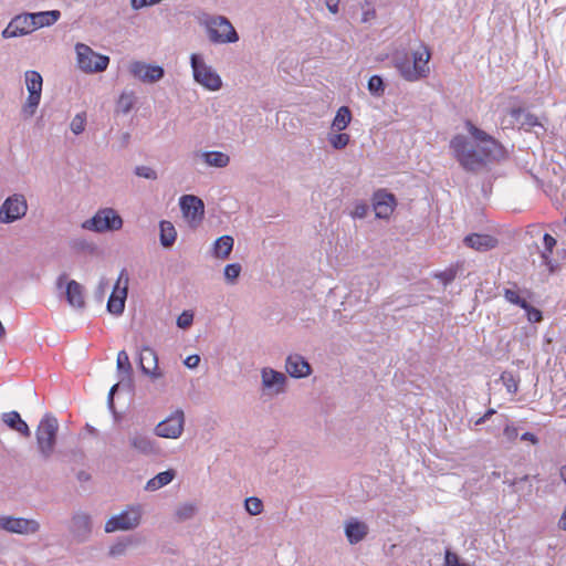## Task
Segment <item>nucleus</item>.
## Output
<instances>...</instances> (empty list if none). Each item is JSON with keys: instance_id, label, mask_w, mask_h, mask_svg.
Instances as JSON below:
<instances>
[{"instance_id": "obj_17", "label": "nucleus", "mask_w": 566, "mask_h": 566, "mask_svg": "<svg viewBox=\"0 0 566 566\" xmlns=\"http://www.w3.org/2000/svg\"><path fill=\"white\" fill-rule=\"evenodd\" d=\"M132 75L143 82L154 83L164 76V69L158 65H150L143 62H133L129 65Z\"/></svg>"}, {"instance_id": "obj_46", "label": "nucleus", "mask_w": 566, "mask_h": 566, "mask_svg": "<svg viewBox=\"0 0 566 566\" xmlns=\"http://www.w3.org/2000/svg\"><path fill=\"white\" fill-rule=\"evenodd\" d=\"M136 175L146 179H156L157 174L154 169L147 166H139L135 170Z\"/></svg>"}, {"instance_id": "obj_54", "label": "nucleus", "mask_w": 566, "mask_h": 566, "mask_svg": "<svg viewBox=\"0 0 566 566\" xmlns=\"http://www.w3.org/2000/svg\"><path fill=\"white\" fill-rule=\"evenodd\" d=\"M124 549H125L124 544H117L111 548V554L112 555L120 554L122 552H124Z\"/></svg>"}, {"instance_id": "obj_44", "label": "nucleus", "mask_w": 566, "mask_h": 566, "mask_svg": "<svg viewBox=\"0 0 566 566\" xmlns=\"http://www.w3.org/2000/svg\"><path fill=\"white\" fill-rule=\"evenodd\" d=\"M193 314L191 312L185 311L177 318V325L180 328H187L192 324Z\"/></svg>"}, {"instance_id": "obj_34", "label": "nucleus", "mask_w": 566, "mask_h": 566, "mask_svg": "<svg viewBox=\"0 0 566 566\" xmlns=\"http://www.w3.org/2000/svg\"><path fill=\"white\" fill-rule=\"evenodd\" d=\"M116 364L119 373L124 374L128 378L132 376L133 367L129 356L125 350L118 352Z\"/></svg>"}, {"instance_id": "obj_63", "label": "nucleus", "mask_w": 566, "mask_h": 566, "mask_svg": "<svg viewBox=\"0 0 566 566\" xmlns=\"http://www.w3.org/2000/svg\"><path fill=\"white\" fill-rule=\"evenodd\" d=\"M453 279H454V274H451V275H449V276L446 279V282L451 281V280H453Z\"/></svg>"}, {"instance_id": "obj_40", "label": "nucleus", "mask_w": 566, "mask_h": 566, "mask_svg": "<svg viewBox=\"0 0 566 566\" xmlns=\"http://www.w3.org/2000/svg\"><path fill=\"white\" fill-rule=\"evenodd\" d=\"M504 297L507 302H510L511 304H514L518 307H524L526 306V300L521 297L518 295V293L512 289H505L504 290Z\"/></svg>"}, {"instance_id": "obj_12", "label": "nucleus", "mask_w": 566, "mask_h": 566, "mask_svg": "<svg viewBox=\"0 0 566 566\" xmlns=\"http://www.w3.org/2000/svg\"><path fill=\"white\" fill-rule=\"evenodd\" d=\"M28 209L27 201L22 195H13L6 199L0 208V221L3 223L13 222L22 218Z\"/></svg>"}, {"instance_id": "obj_60", "label": "nucleus", "mask_w": 566, "mask_h": 566, "mask_svg": "<svg viewBox=\"0 0 566 566\" xmlns=\"http://www.w3.org/2000/svg\"><path fill=\"white\" fill-rule=\"evenodd\" d=\"M77 518H78L80 521H82V522H83V524H84L85 526H87V525H88V517H87V516H78Z\"/></svg>"}, {"instance_id": "obj_25", "label": "nucleus", "mask_w": 566, "mask_h": 566, "mask_svg": "<svg viewBox=\"0 0 566 566\" xmlns=\"http://www.w3.org/2000/svg\"><path fill=\"white\" fill-rule=\"evenodd\" d=\"M368 527L365 523L352 520L346 524L345 533L352 544L360 542L367 535Z\"/></svg>"}, {"instance_id": "obj_62", "label": "nucleus", "mask_w": 566, "mask_h": 566, "mask_svg": "<svg viewBox=\"0 0 566 566\" xmlns=\"http://www.w3.org/2000/svg\"><path fill=\"white\" fill-rule=\"evenodd\" d=\"M117 386H118V385L116 384V385H114V386L111 388V391H109V396H111V397L114 395L115 390L117 389Z\"/></svg>"}, {"instance_id": "obj_31", "label": "nucleus", "mask_w": 566, "mask_h": 566, "mask_svg": "<svg viewBox=\"0 0 566 566\" xmlns=\"http://www.w3.org/2000/svg\"><path fill=\"white\" fill-rule=\"evenodd\" d=\"M285 381V376L282 373L275 371L273 369L264 368L262 370V382L265 387H282Z\"/></svg>"}, {"instance_id": "obj_1", "label": "nucleus", "mask_w": 566, "mask_h": 566, "mask_svg": "<svg viewBox=\"0 0 566 566\" xmlns=\"http://www.w3.org/2000/svg\"><path fill=\"white\" fill-rule=\"evenodd\" d=\"M464 127L469 136H462V169L488 174L491 164L501 163L509 157L507 150L497 139L470 119L464 120Z\"/></svg>"}, {"instance_id": "obj_21", "label": "nucleus", "mask_w": 566, "mask_h": 566, "mask_svg": "<svg viewBox=\"0 0 566 566\" xmlns=\"http://www.w3.org/2000/svg\"><path fill=\"white\" fill-rule=\"evenodd\" d=\"M510 115L516 123L521 125V128H524L525 130L531 127H538L542 129V134L546 132V128L539 123L538 117L530 112H526L522 107L512 108Z\"/></svg>"}, {"instance_id": "obj_52", "label": "nucleus", "mask_w": 566, "mask_h": 566, "mask_svg": "<svg viewBox=\"0 0 566 566\" xmlns=\"http://www.w3.org/2000/svg\"><path fill=\"white\" fill-rule=\"evenodd\" d=\"M521 440L522 441H528L531 442L532 444H537L539 442L537 436H535L534 433L532 432H524L522 436H521Z\"/></svg>"}, {"instance_id": "obj_27", "label": "nucleus", "mask_w": 566, "mask_h": 566, "mask_svg": "<svg viewBox=\"0 0 566 566\" xmlns=\"http://www.w3.org/2000/svg\"><path fill=\"white\" fill-rule=\"evenodd\" d=\"M175 471L172 469L158 473L155 478L150 479L146 484V490L156 491L172 481Z\"/></svg>"}, {"instance_id": "obj_13", "label": "nucleus", "mask_w": 566, "mask_h": 566, "mask_svg": "<svg viewBox=\"0 0 566 566\" xmlns=\"http://www.w3.org/2000/svg\"><path fill=\"white\" fill-rule=\"evenodd\" d=\"M0 528L10 533L28 535L38 532L40 525L35 520L0 516Z\"/></svg>"}, {"instance_id": "obj_35", "label": "nucleus", "mask_w": 566, "mask_h": 566, "mask_svg": "<svg viewBox=\"0 0 566 566\" xmlns=\"http://www.w3.org/2000/svg\"><path fill=\"white\" fill-rule=\"evenodd\" d=\"M501 379L509 392H511V394L517 392L518 379L512 373L503 371L501 375Z\"/></svg>"}, {"instance_id": "obj_11", "label": "nucleus", "mask_w": 566, "mask_h": 566, "mask_svg": "<svg viewBox=\"0 0 566 566\" xmlns=\"http://www.w3.org/2000/svg\"><path fill=\"white\" fill-rule=\"evenodd\" d=\"M179 205L182 216L190 227L195 228L202 221L205 205L200 198L193 195H185L180 198Z\"/></svg>"}, {"instance_id": "obj_28", "label": "nucleus", "mask_w": 566, "mask_h": 566, "mask_svg": "<svg viewBox=\"0 0 566 566\" xmlns=\"http://www.w3.org/2000/svg\"><path fill=\"white\" fill-rule=\"evenodd\" d=\"M233 248V238L230 235H222L216 242L213 252L217 258L227 259Z\"/></svg>"}, {"instance_id": "obj_49", "label": "nucleus", "mask_w": 566, "mask_h": 566, "mask_svg": "<svg viewBox=\"0 0 566 566\" xmlns=\"http://www.w3.org/2000/svg\"><path fill=\"white\" fill-rule=\"evenodd\" d=\"M368 211V207L366 203H358L355 206L354 211L352 212L354 218H364Z\"/></svg>"}, {"instance_id": "obj_8", "label": "nucleus", "mask_w": 566, "mask_h": 566, "mask_svg": "<svg viewBox=\"0 0 566 566\" xmlns=\"http://www.w3.org/2000/svg\"><path fill=\"white\" fill-rule=\"evenodd\" d=\"M129 275L126 269L119 272L117 281L107 301V311L112 314L119 315L125 308V302L128 293Z\"/></svg>"}, {"instance_id": "obj_45", "label": "nucleus", "mask_w": 566, "mask_h": 566, "mask_svg": "<svg viewBox=\"0 0 566 566\" xmlns=\"http://www.w3.org/2000/svg\"><path fill=\"white\" fill-rule=\"evenodd\" d=\"M195 511L196 506L193 504H184L182 506L179 507L177 514L179 518L186 520L190 518L195 514Z\"/></svg>"}, {"instance_id": "obj_4", "label": "nucleus", "mask_w": 566, "mask_h": 566, "mask_svg": "<svg viewBox=\"0 0 566 566\" xmlns=\"http://www.w3.org/2000/svg\"><path fill=\"white\" fill-rule=\"evenodd\" d=\"M78 67L86 73H97L107 69L109 57L94 52L88 45H76Z\"/></svg>"}, {"instance_id": "obj_57", "label": "nucleus", "mask_w": 566, "mask_h": 566, "mask_svg": "<svg viewBox=\"0 0 566 566\" xmlns=\"http://www.w3.org/2000/svg\"><path fill=\"white\" fill-rule=\"evenodd\" d=\"M559 475L562 481L566 484V464L560 468Z\"/></svg>"}, {"instance_id": "obj_6", "label": "nucleus", "mask_w": 566, "mask_h": 566, "mask_svg": "<svg viewBox=\"0 0 566 566\" xmlns=\"http://www.w3.org/2000/svg\"><path fill=\"white\" fill-rule=\"evenodd\" d=\"M24 76L29 96L22 112L25 116L31 117L40 104L43 81L41 74L36 71H27Z\"/></svg>"}, {"instance_id": "obj_64", "label": "nucleus", "mask_w": 566, "mask_h": 566, "mask_svg": "<svg viewBox=\"0 0 566 566\" xmlns=\"http://www.w3.org/2000/svg\"><path fill=\"white\" fill-rule=\"evenodd\" d=\"M462 566H467V564L462 562Z\"/></svg>"}, {"instance_id": "obj_5", "label": "nucleus", "mask_w": 566, "mask_h": 566, "mask_svg": "<svg viewBox=\"0 0 566 566\" xmlns=\"http://www.w3.org/2000/svg\"><path fill=\"white\" fill-rule=\"evenodd\" d=\"M206 24L209 39L214 43H231L239 39L230 21L223 17L211 18Z\"/></svg>"}, {"instance_id": "obj_43", "label": "nucleus", "mask_w": 566, "mask_h": 566, "mask_svg": "<svg viewBox=\"0 0 566 566\" xmlns=\"http://www.w3.org/2000/svg\"><path fill=\"white\" fill-rule=\"evenodd\" d=\"M240 272H241V265L238 263H231V264L226 265V268H224V276L231 283H233L235 281V279H238V276L240 275Z\"/></svg>"}, {"instance_id": "obj_19", "label": "nucleus", "mask_w": 566, "mask_h": 566, "mask_svg": "<svg viewBox=\"0 0 566 566\" xmlns=\"http://www.w3.org/2000/svg\"><path fill=\"white\" fill-rule=\"evenodd\" d=\"M373 201L375 214L380 219H388L396 207L395 196L384 190L376 191Z\"/></svg>"}, {"instance_id": "obj_18", "label": "nucleus", "mask_w": 566, "mask_h": 566, "mask_svg": "<svg viewBox=\"0 0 566 566\" xmlns=\"http://www.w3.org/2000/svg\"><path fill=\"white\" fill-rule=\"evenodd\" d=\"M30 13L17 15L3 30V38H15L29 34L34 31Z\"/></svg>"}, {"instance_id": "obj_10", "label": "nucleus", "mask_w": 566, "mask_h": 566, "mask_svg": "<svg viewBox=\"0 0 566 566\" xmlns=\"http://www.w3.org/2000/svg\"><path fill=\"white\" fill-rule=\"evenodd\" d=\"M142 517V511L139 506L129 507L116 516L109 518L105 524V531L107 533L116 531H127L136 527Z\"/></svg>"}, {"instance_id": "obj_20", "label": "nucleus", "mask_w": 566, "mask_h": 566, "mask_svg": "<svg viewBox=\"0 0 566 566\" xmlns=\"http://www.w3.org/2000/svg\"><path fill=\"white\" fill-rule=\"evenodd\" d=\"M139 367L142 371L151 377H158V358L155 350L150 347H143L139 354Z\"/></svg>"}, {"instance_id": "obj_29", "label": "nucleus", "mask_w": 566, "mask_h": 566, "mask_svg": "<svg viewBox=\"0 0 566 566\" xmlns=\"http://www.w3.org/2000/svg\"><path fill=\"white\" fill-rule=\"evenodd\" d=\"M352 120V113L347 106H342L337 109L333 119L332 127L338 132L344 130Z\"/></svg>"}, {"instance_id": "obj_33", "label": "nucleus", "mask_w": 566, "mask_h": 566, "mask_svg": "<svg viewBox=\"0 0 566 566\" xmlns=\"http://www.w3.org/2000/svg\"><path fill=\"white\" fill-rule=\"evenodd\" d=\"M130 444L134 449L142 453H150L154 451L151 441L144 434H135L130 439Z\"/></svg>"}, {"instance_id": "obj_9", "label": "nucleus", "mask_w": 566, "mask_h": 566, "mask_svg": "<svg viewBox=\"0 0 566 566\" xmlns=\"http://www.w3.org/2000/svg\"><path fill=\"white\" fill-rule=\"evenodd\" d=\"M191 66L195 80L210 91H217L221 87L220 76L208 65L203 63L198 54L191 55Z\"/></svg>"}, {"instance_id": "obj_42", "label": "nucleus", "mask_w": 566, "mask_h": 566, "mask_svg": "<svg viewBox=\"0 0 566 566\" xmlns=\"http://www.w3.org/2000/svg\"><path fill=\"white\" fill-rule=\"evenodd\" d=\"M85 124H86V116H85V114L84 113L76 114L74 116V118L72 119V122H71V130L75 135H78V134H81L85 129Z\"/></svg>"}, {"instance_id": "obj_23", "label": "nucleus", "mask_w": 566, "mask_h": 566, "mask_svg": "<svg viewBox=\"0 0 566 566\" xmlns=\"http://www.w3.org/2000/svg\"><path fill=\"white\" fill-rule=\"evenodd\" d=\"M286 371L295 378L310 375V364L300 355H290L286 359Z\"/></svg>"}, {"instance_id": "obj_24", "label": "nucleus", "mask_w": 566, "mask_h": 566, "mask_svg": "<svg viewBox=\"0 0 566 566\" xmlns=\"http://www.w3.org/2000/svg\"><path fill=\"white\" fill-rule=\"evenodd\" d=\"M3 421L4 423L11 428L12 430H15L17 432L21 433L23 437L29 438L31 436V431L29 426L24 420L21 419L20 413L17 411H10L3 413Z\"/></svg>"}, {"instance_id": "obj_7", "label": "nucleus", "mask_w": 566, "mask_h": 566, "mask_svg": "<svg viewBox=\"0 0 566 566\" xmlns=\"http://www.w3.org/2000/svg\"><path fill=\"white\" fill-rule=\"evenodd\" d=\"M123 226L120 216L113 209L106 208L96 212V214L84 222L83 227L97 232L118 230Z\"/></svg>"}, {"instance_id": "obj_56", "label": "nucleus", "mask_w": 566, "mask_h": 566, "mask_svg": "<svg viewBox=\"0 0 566 566\" xmlns=\"http://www.w3.org/2000/svg\"><path fill=\"white\" fill-rule=\"evenodd\" d=\"M375 14H376V13H375V11H374V10H371V11H366V12L364 13V15H363V21H364V22H367L368 20H370V19L375 18Z\"/></svg>"}, {"instance_id": "obj_32", "label": "nucleus", "mask_w": 566, "mask_h": 566, "mask_svg": "<svg viewBox=\"0 0 566 566\" xmlns=\"http://www.w3.org/2000/svg\"><path fill=\"white\" fill-rule=\"evenodd\" d=\"M203 157H205V161L209 166L219 167V168L228 166V164L230 161L229 156L221 151H208V153L203 154Z\"/></svg>"}, {"instance_id": "obj_50", "label": "nucleus", "mask_w": 566, "mask_h": 566, "mask_svg": "<svg viewBox=\"0 0 566 566\" xmlns=\"http://www.w3.org/2000/svg\"><path fill=\"white\" fill-rule=\"evenodd\" d=\"M493 415H496V410L493 408L488 409L482 417L474 421V427L484 423L488 419H490Z\"/></svg>"}, {"instance_id": "obj_38", "label": "nucleus", "mask_w": 566, "mask_h": 566, "mask_svg": "<svg viewBox=\"0 0 566 566\" xmlns=\"http://www.w3.org/2000/svg\"><path fill=\"white\" fill-rule=\"evenodd\" d=\"M368 90L374 95H381L385 91L382 78L378 75H373L368 81Z\"/></svg>"}, {"instance_id": "obj_3", "label": "nucleus", "mask_w": 566, "mask_h": 566, "mask_svg": "<svg viewBox=\"0 0 566 566\" xmlns=\"http://www.w3.org/2000/svg\"><path fill=\"white\" fill-rule=\"evenodd\" d=\"M57 430L59 422L52 415H45L36 428V444L45 459L54 451Z\"/></svg>"}, {"instance_id": "obj_41", "label": "nucleus", "mask_w": 566, "mask_h": 566, "mask_svg": "<svg viewBox=\"0 0 566 566\" xmlns=\"http://www.w3.org/2000/svg\"><path fill=\"white\" fill-rule=\"evenodd\" d=\"M525 313L528 322L531 323H539L543 321V313L541 310L534 307L528 302H526V306L522 307Z\"/></svg>"}, {"instance_id": "obj_58", "label": "nucleus", "mask_w": 566, "mask_h": 566, "mask_svg": "<svg viewBox=\"0 0 566 566\" xmlns=\"http://www.w3.org/2000/svg\"><path fill=\"white\" fill-rule=\"evenodd\" d=\"M527 480H528V475H524V476H522L520 479H514L513 482H512V485H515V484H517L520 482H525Z\"/></svg>"}, {"instance_id": "obj_61", "label": "nucleus", "mask_w": 566, "mask_h": 566, "mask_svg": "<svg viewBox=\"0 0 566 566\" xmlns=\"http://www.w3.org/2000/svg\"><path fill=\"white\" fill-rule=\"evenodd\" d=\"M451 145L452 147L454 148V151L458 153V149H457V138H453L452 142H451ZM460 155L457 154V157H459Z\"/></svg>"}, {"instance_id": "obj_55", "label": "nucleus", "mask_w": 566, "mask_h": 566, "mask_svg": "<svg viewBox=\"0 0 566 566\" xmlns=\"http://www.w3.org/2000/svg\"><path fill=\"white\" fill-rule=\"evenodd\" d=\"M558 526L560 530L566 531V510L564 511V513L562 514V516L558 521Z\"/></svg>"}, {"instance_id": "obj_36", "label": "nucleus", "mask_w": 566, "mask_h": 566, "mask_svg": "<svg viewBox=\"0 0 566 566\" xmlns=\"http://www.w3.org/2000/svg\"><path fill=\"white\" fill-rule=\"evenodd\" d=\"M134 103H135V96H134V93L133 92H129V93H123L119 98H118V102H117V107L123 112V113H128L132 107L134 106Z\"/></svg>"}, {"instance_id": "obj_51", "label": "nucleus", "mask_w": 566, "mask_h": 566, "mask_svg": "<svg viewBox=\"0 0 566 566\" xmlns=\"http://www.w3.org/2000/svg\"><path fill=\"white\" fill-rule=\"evenodd\" d=\"M200 357L198 355H190L185 359V365L189 368H195L199 365Z\"/></svg>"}, {"instance_id": "obj_22", "label": "nucleus", "mask_w": 566, "mask_h": 566, "mask_svg": "<svg viewBox=\"0 0 566 566\" xmlns=\"http://www.w3.org/2000/svg\"><path fill=\"white\" fill-rule=\"evenodd\" d=\"M544 250L541 251V258L543 263L548 268L551 273H554L560 269V263L552 259V253L557 244L556 239L549 233H545L543 237Z\"/></svg>"}, {"instance_id": "obj_14", "label": "nucleus", "mask_w": 566, "mask_h": 566, "mask_svg": "<svg viewBox=\"0 0 566 566\" xmlns=\"http://www.w3.org/2000/svg\"><path fill=\"white\" fill-rule=\"evenodd\" d=\"M499 243L496 237L488 233L470 232L462 238V245L480 253H485L497 248Z\"/></svg>"}, {"instance_id": "obj_39", "label": "nucleus", "mask_w": 566, "mask_h": 566, "mask_svg": "<svg viewBox=\"0 0 566 566\" xmlns=\"http://www.w3.org/2000/svg\"><path fill=\"white\" fill-rule=\"evenodd\" d=\"M245 510L251 515H258L263 511V503L259 497H254V496L248 497L245 500Z\"/></svg>"}, {"instance_id": "obj_59", "label": "nucleus", "mask_w": 566, "mask_h": 566, "mask_svg": "<svg viewBox=\"0 0 566 566\" xmlns=\"http://www.w3.org/2000/svg\"><path fill=\"white\" fill-rule=\"evenodd\" d=\"M557 254L560 255L562 260H565L566 259V249L558 250Z\"/></svg>"}, {"instance_id": "obj_48", "label": "nucleus", "mask_w": 566, "mask_h": 566, "mask_svg": "<svg viewBox=\"0 0 566 566\" xmlns=\"http://www.w3.org/2000/svg\"><path fill=\"white\" fill-rule=\"evenodd\" d=\"M443 566H460V560L457 554L446 552V562Z\"/></svg>"}, {"instance_id": "obj_26", "label": "nucleus", "mask_w": 566, "mask_h": 566, "mask_svg": "<svg viewBox=\"0 0 566 566\" xmlns=\"http://www.w3.org/2000/svg\"><path fill=\"white\" fill-rule=\"evenodd\" d=\"M32 24H34V31L39 28L49 27L54 24L61 17L59 10L42 11L36 13H30Z\"/></svg>"}, {"instance_id": "obj_37", "label": "nucleus", "mask_w": 566, "mask_h": 566, "mask_svg": "<svg viewBox=\"0 0 566 566\" xmlns=\"http://www.w3.org/2000/svg\"><path fill=\"white\" fill-rule=\"evenodd\" d=\"M328 140H329V144L335 149H343L348 145V143L350 140V136L346 133H338V134L331 135L328 137Z\"/></svg>"}, {"instance_id": "obj_53", "label": "nucleus", "mask_w": 566, "mask_h": 566, "mask_svg": "<svg viewBox=\"0 0 566 566\" xmlns=\"http://www.w3.org/2000/svg\"><path fill=\"white\" fill-rule=\"evenodd\" d=\"M339 0H326V6L332 13L338 12Z\"/></svg>"}, {"instance_id": "obj_15", "label": "nucleus", "mask_w": 566, "mask_h": 566, "mask_svg": "<svg viewBox=\"0 0 566 566\" xmlns=\"http://www.w3.org/2000/svg\"><path fill=\"white\" fill-rule=\"evenodd\" d=\"M184 421V412L177 410L157 424L156 434L163 438L176 439L182 433Z\"/></svg>"}, {"instance_id": "obj_47", "label": "nucleus", "mask_w": 566, "mask_h": 566, "mask_svg": "<svg viewBox=\"0 0 566 566\" xmlns=\"http://www.w3.org/2000/svg\"><path fill=\"white\" fill-rule=\"evenodd\" d=\"M503 434L505 436V438L509 440V441H513L517 438L518 436V430L516 427L514 426H510V424H506L504 430H503Z\"/></svg>"}, {"instance_id": "obj_16", "label": "nucleus", "mask_w": 566, "mask_h": 566, "mask_svg": "<svg viewBox=\"0 0 566 566\" xmlns=\"http://www.w3.org/2000/svg\"><path fill=\"white\" fill-rule=\"evenodd\" d=\"M56 284L57 287L66 284V301L71 306L75 308H83L85 306L84 289L78 282L74 280L67 282V275L63 273L57 277Z\"/></svg>"}, {"instance_id": "obj_2", "label": "nucleus", "mask_w": 566, "mask_h": 566, "mask_svg": "<svg viewBox=\"0 0 566 566\" xmlns=\"http://www.w3.org/2000/svg\"><path fill=\"white\" fill-rule=\"evenodd\" d=\"M430 59L431 52L429 48L421 44L419 49L412 52V60H410L406 53L397 52L394 55V66L398 70L403 80L417 82L429 76Z\"/></svg>"}, {"instance_id": "obj_30", "label": "nucleus", "mask_w": 566, "mask_h": 566, "mask_svg": "<svg viewBox=\"0 0 566 566\" xmlns=\"http://www.w3.org/2000/svg\"><path fill=\"white\" fill-rule=\"evenodd\" d=\"M177 232L175 227L169 221L160 222V243L168 248L176 241Z\"/></svg>"}]
</instances>
